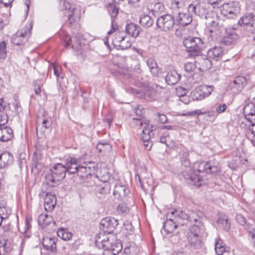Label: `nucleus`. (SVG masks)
<instances>
[{
	"mask_svg": "<svg viewBox=\"0 0 255 255\" xmlns=\"http://www.w3.org/2000/svg\"><path fill=\"white\" fill-rule=\"evenodd\" d=\"M244 114L246 119L249 122H251V119L249 116H255V102L249 103L244 108Z\"/></svg>",
	"mask_w": 255,
	"mask_h": 255,
	"instance_id": "nucleus-29",
	"label": "nucleus"
},
{
	"mask_svg": "<svg viewBox=\"0 0 255 255\" xmlns=\"http://www.w3.org/2000/svg\"><path fill=\"white\" fill-rule=\"evenodd\" d=\"M111 146L108 143H99L97 145V149L99 150V152H105L106 150L110 149Z\"/></svg>",
	"mask_w": 255,
	"mask_h": 255,
	"instance_id": "nucleus-52",
	"label": "nucleus"
},
{
	"mask_svg": "<svg viewBox=\"0 0 255 255\" xmlns=\"http://www.w3.org/2000/svg\"><path fill=\"white\" fill-rule=\"evenodd\" d=\"M131 45V42L129 41L128 37H124L123 39H122L121 43L117 48V49H122L125 50L129 48Z\"/></svg>",
	"mask_w": 255,
	"mask_h": 255,
	"instance_id": "nucleus-45",
	"label": "nucleus"
},
{
	"mask_svg": "<svg viewBox=\"0 0 255 255\" xmlns=\"http://www.w3.org/2000/svg\"><path fill=\"white\" fill-rule=\"evenodd\" d=\"M129 189L125 185L118 183L115 186L114 195L119 200H124L129 194Z\"/></svg>",
	"mask_w": 255,
	"mask_h": 255,
	"instance_id": "nucleus-14",
	"label": "nucleus"
},
{
	"mask_svg": "<svg viewBox=\"0 0 255 255\" xmlns=\"http://www.w3.org/2000/svg\"><path fill=\"white\" fill-rule=\"evenodd\" d=\"M194 170L197 173L205 172L207 173L216 172V170H212L213 167L207 162H197L194 165Z\"/></svg>",
	"mask_w": 255,
	"mask_h": 255,
	"instance_id": "nucleus-19",
	"label": "nucleus"
},
{
	"mask_svg": "<svg viewBox=\"0 0 255 255\" xmlns=\"http://www.w3.org/2000/svg\"><path fill=\"white\" fill-rule=\"evenodd\" d=\"M247 84V79L244 76H238L230 83L229 88L235 93L242 91Z\"/></svg>",
	"mask_w": 255,
	"mask_h": 255,
	"instance_id": "nucleus-11",
	"label": "nucleus"
},
{
	"mask_svg": "<svg viewBox=\"0 0 255 255\" xmlns=\"http://www.w3.org/2000/svg\"><path fill=\"white\" fill-rule=\"evenodd\" d=\"M60 7L62 10H69V12L76 10L75 6L71 4L69 0H59Z\"/></svg>",
	"mask_w": 255,
	"mask_h": 255,
	"instance_id": "nucleus-42",
	"label": "nucleus"
},
{
	"mask_svg": "<svg viewBox=\"0 0 255 255\" xmlns=\"http://www.w3.org/2000/svg\"><path fill=\"white\" fill-rule=\"evenodd\" d=\"M182 175L187 182L194 183L196 186L200 187L199 183L201 180V177L195 171L194 169H187L182 172Z\"/></svg>",
	"mask_w": 255,
	"mask_h": 255,
	"instance_id": "nucleus-10",
	"label": "nucleus"
},
{
	"mask_svg": "<svg viewBox=\"0 0 255 255\" xmlns=\"http://www.w3.org/2000/svg\"><path fill=\"white\" fill-rule=\"evenodd\" d=\"M107 9L111 17L112 28L108 32V34L111 35L112 33L115 32L117 29H118L117 24H114V19L119 12V9L115 4L109 3L107 6Z\"/></svg>",
	"mask_w": 255,
	"mask_h": 255,
	"instance_id": "nucleus-15",
	"label": "nucleus"
},
{
	"mask_svg": "<svg viewBox=\"0 0 255 255\" xmlns=\"http://www.w3.org/2000/svg\"><path fill=\"white\" fill-rule=\"evenodd\" d=\"M140 30V27L134 23H131L127 25V32L133 37H137L139 35Z\"/></svg>",
	"mask_w": 255,
	"mask_h": 255,
	"instance_id": "nucleus-32",
	"label": "nucleus"
},
{
	"mask_svg": "<svg viewBox=\"0 0 255 255\" xmlns=\"http://www.w3.org/2000/svg\"><path fill=\"white\" fill-rule=\"evenodd\" d=\"M56 238L45 237L43 239L42 244L47 250H50L52 253H55L56 250Z\"/></svg>",
	"mask_w": 255,
	"mask_h": 255,
	"instance_id": "nucleus-22",
	"label": "nucleus"
},
{
	"mask_svg": "<svg viewBox=\"0 0 255 255\" xmlns=\"http://www.w3.org/2000/svg\"><path fill=\"white\" fill-rule=\"evenodd\" d=\"M188 156L189 153L185 152L182 154L181 160L182 165L184 166L185 167L188 168V169H189L190 168L191 163Z\"/></svg>",
	"mask_w": 255,
	"mask_h": 255,
	"instance_id": "nucleus-48",
	"label": "nucleus"
},
{
	"mask_svg": "<svg viewBox=\"0 0 255 255\" xmlns=\"http://www.w3.org/2000/svg\"><path fill=\"white\" fill-rule=\"evenodd\" d=\"M180 101L182 102L185 104H187L189 103V98L186 95L185 93L182 94L179 96Z\"/></svg>",
	"mask_w": 255,
	"mask_h": 255,
	"instance_id": "nucleus-64",
	"label": "nucleus"
},
{
	"mask_svg": "<svg viewBox=\"0 0 255 255\" xmlns=\"http://www.w3.org/2000/svg\"><path fill=\"white\" fill-rule=\"evenodd\" d=\"M196 62L200 65L199 69L206 71L212 67V63L211 60L208 58H201L197 59Z\"/></svg>",
	"mask_w": 255,
	"mask_h": 255,
	"instance_id": "nucleus-35",
	"label": "nucleus"
},
{
	"mask_svg": "<svg viewBox=\"0 0 255 255\" xmlns=\"http://www.w3.org/2000/svg\"><path fill=\"white\" fill-rule=\"evenodd\" d=\"M38 221L39 224L46 226L52 222V217L46 214H41L38 217Z\"/></svg>",
	"mask_w": 255,
	"mask_h": 255,
	"instance_id": "nucleus-39",
	"label": "nucleus"
},
{
	"mask_svg": "<svg viewBox=\"0 0 255 255\" xmlns=\"http://www.w3.org/2000/svg\"><path fill=\"white\" fill-rule=\"evenodd\" d=\"M188 4L186 0H171L170 8L173 13L183 12Z\"/></svg>",
	"mask_w": 255,
	"mask_h": 255,
	"instance_id": "nucleus-16",
	"label": "nucleus"
},
{
	"mask_svg": "<svg viewBox=\"0 0 255 255\" xmlns=\"http://www.w3.org/2000/svg\"><path fill=\"white\" fill-rule=\"evenodd\" d=\"M158 121L162 124H165L167 122V118L164 114H158Z\"/></svg>",
	"mask_w": 255,
	"mask_h": 255,
	"instance_id": "nucleus-63",
	"label": "nucleus"
},
{
	"mask_svg": "<svg viewBox=\"0 0 255 255\" xmlns=\"http://www.w3.org/2000/svg\"><path fill=\"white\" fill-rule=\"evenodd\" d=\"M217 223L219 227L223 228L226 231H229L230 229V223L225 215H220Z\"/></svg>",
	"mask_w": 255,
	"mask_h": 255,
	"instance_id": "nucleus-31",
	"label": "nucleus"
},
{
	"mask_svg": "<svg viewBox=\"0 0 255 255\" xmlns=\"http://www.w3.org/2000/svg\"><path fill=\"white\" fill-rule=\"evenodd\" d=\"M236 220L237 223L242 226L245 225L247 222L246 218L241 214L237 215Z\"/></svg>",
	"mask_w": 255,
	"mask_h": 255,
	"instance_id": "nucleus-57",
	"label": "nucleus"
},
{
	"mask_svg": "<svg viewBox=\"0 0 255 255\" xmlns=\"http://www.w3.org/2000/svg\"><path fill=\"white\" fill-rule=\"evenodd\" d=\"M5 106L2 104V101H0V127L4 125L8 121L6 114L4 112Z\"/></svg>",
	"mask_w": 255,
	"mask_h": 255,
	"instance_id": "nucleus-41",
	"label": "nucleus"
},
{
	"mask_svg": "<svg viewBox=\"0 0 255 255\" xmlns=\"http://www.w3.org/2000/svg\"><path fill=\"white\" fill-rule=\"evenodd\" d=\"M145 126L144 127L142 130L141 136L142 141H146L150 140L151 137L153 136V129L152 127L149 128V125H147L146 123H144Z\"/></svg>",
	"mask_w": 255,
	"mask_h": 255,
	"instance_id": "nucleus-34",
	"label": "nucleus"
},
{
	"mask_svg": "<svg viewBox=\"0 0 255 255\" xmlns=\"http://www.w3.org/2000/svg\"><path fill=\"white\" fill-rule=\"evenodd\" d=\"M238 24L250 26L255 30V16L253 13H247L245 14L238 21Z\"/></svg>",
	"mask_w": 255,
	"mask_h": 255,
	"instance_id": "nucleus-18",
	"label": "nucleus"
},
{
	"mask_svg": "<svg viewBox=\"0 0 255 255\" xmlns=\"http://www.w3.org/2000/svg\"><path fill=\"white\" fill-rule=\"evenodd\" d=\"M183 44L189 52H192L197 56L201 53L205 48L204 41L197 37L189 36L184 38Z\"/></svg>",
	"mask_w": 255,
	"mask_h": 255,
	"instance_id": "nucleus-2",
	"label": "nucleus"
},
{
	"mask_svg": "<svg viewBox=\"0 0 255 255\" xmlns=\"http://www.w3.org/2000/svg\"><path fill=\"white\" fill-rule=\"evenodd\" d=\"M67 171L64 165L62 163L55 164L50 169V173L47 174L45 177V181L43 183V189L45 186L49 187H55L59 184L65 177Z\"/></svg>",
	"mask_w": 255,
	"mask_h": 255,
	"instance_id": "nucleus-1",
	"label": "nucleus"
},
{
	"mask_svg": "<svg viewBox=\"0 0 255 255\" xmlns=\"http://www.w3.org/2000/svg\"><path fill=\"white\" fill-rule=\"evenodd\" d=\"M146 63L152 75L154 77H158L159 74V68L157 65L156 60L152 58H150L146 60Z\"/></svg>",
	"mask_w": 255,
	"mask_h": 255,
	"instance_id": "nucleus-28",
	"label": "nucleus"
},
{
	"mask_svg": "<svg viewBox=\"0 0 255 255\" xmlns=\"http://www.w3.org/2000/svg\"><path fill=\"white\" fill-rule=\"evenodd\" d=\"M174 24V18L169 14L161 15L156 20L157 27L165 31L171 30Z\"/></svg>",
	"mask_w": 255,
	"mask_h": 255,
	"instance_id": "nucleus-6",
	"label": "nucleus"
},
{
	"mask_svg": "<svg viewBox=\"0 0 255 255\" xmlns=\"http://www.w3.org/2000/svg\"><path fill=\"white\" fill-rule=\"evenodd\" d=\"M87 176L94 174L97 170L96 164L94 162H90L86 163Z\"/></svg>",
	"mask_w": 255,
	"mask_h": 255,
	"instance_id": "nucleus-47",
	"label": "nucleus"
},
{
	"mask_svg": "<svg viewBox=\"0 0 255 255\" xmlns=\"http://www.w3.org/2000/svg\"><path fill=\"white\" fill-rule=\"evenodd\" d=\"M209 4L212 5L214 8H218L222 6H227L223 0H207Z\"/></svg>",
	"mask_w": 255,
	"mask_h": 255,
	"instance_id": "nucleus-46",
	"label": "nucleus"
},
{
	"mask_svg": "<svg viewBox=\"0 0 255 255\" xmlns=\"http://www.w3.org/2000/svg\"><path fill=\"white\" fill-rule=\"evenodd\" d=\"M204 223L193 224L189 229L187 234L194 236H201V232L204 231Z\"/></svg>",
	"mask_w": 255,
	"mask_h": 255,
	"instance_id": "nucleus-30",
	"label": "nucleus"
},
{
	"mask_svg": "<svg viewBox=\"0 0 255 255\" xmlns=\"http://www.w3.org/2000/svg\"><path fill=\"white\" fill-rule=\"evenodd\" d=\"M122 249L123 246L121 243L119 241H115L112 245L109 255H116L122 251Z\"/></svg>",
	"mask_w": 255,
	"mask_h": 255,
	"instance_id": "nucleus-40",
	"label": "nucleus"
},
{
	"mask_svg": "<svg viewBox=\"0 0 255 255\" xmlns=\"http://www.w3.org/2000/svg\"><path fill=\"white\" fill-rule=\"evenodd\" d=\"M196 65L192 62L186 63L184 65V69L186 72L189 73L190 75H193L194 70L195 69Z\"/></svg>",
	"mask_w": 255,
	"mask_h": 255,
	"instance_id": "nucleus-49",
	"label": "nucleus"
},
{
	"mask_svg": "<svg viewBox=\"0 0 255 255\" xmlns=\"http://www.w3.org/2000/svg\"><path fill=\"white\" fill-rule=\"evenodd\" d=\"M215 250L217 255H222L225 251V244L220 238L215 240Z\"/></svg>",
	"mask_w": 255,
	"mask_h": 255,
	"instance_id": "nucleus-38",
	"label": "nucleus"
},
{
	"mask_svg": "<svg viewBox=\"0 0 255 255\" xmlns=\"http://www.w3.org/2000/svg\"><path fill=\"white\" fill-rule=\"evenodd\" d=\"M33 85L35 94L37 95H40L41 92L40 84L38 83L37 81H35L33 82Z\"/></svg>",
	"mask_w": 255,
	"mask_h": 255,
	"instance_id": "nucleus-62",
	"label": "nucleus"
},
{
	"mask_svg": "<svg viewBox=\"0 0 255 255\" xmlns=\"http://www.w3.org/2000/svg\"><path fill=\"white\" fill-rule=\"evenodd\" d=\"M244 226L245 229L248 231L250 237L252 236V234L255 233V228L253 227L252 224L246 222Z\"/></svg>",
	"mask_w": 255,
	"mask_h": 255,
	"instance_id": "nucleus-56",
	"label": "nucleus"
},
{
	"mask_svg": "<svg viewBox=\"0 0 255 255\" xmlns=\"http://www.w3.org/2000/svg\"><path fill=\"white\" fill-rule=\"evenodd\" d=\"M47 186L42 189L43 192L46 193L45 198L44 199V208L47 211H51L53 210L56 204V197L54 195L47 192Z\"/></svg>",
	"mask_w": 255,
	"mask_h": 255,
	"instance_id": "nucleus-12",
	"label": "nucleus"
},
{
	"mask_svg": "<svg viewBox=\"0 0 255 255\" xmlns=\"http://www.w3.org/2000/svg\"><path fill=\"white\" fill-rule=\"evenodd\" d=\"M179 225L171 218L168 217L167 214V220L163 224V229L167 234L173 233L175 230Z\"/></svg>",
	"mask_w": 255,
	"mask_h": 255,
	"instance_id": "nucleus-25",
	"label": "nucleus"
},
{
	"mask_svg": "<svg viewBox=\"0 0 255 255\" xmlns=\"http://www.w3.org/2000/svg\"><path fill=\"white\" fill-rule=\"evenodd\" d=\"M180 75L175 70L168 72L165 77V81L168 85H175L180 79Z\"/></svg>",
	"mask_w": 255,
	"mask_h": 255,
	"instance_id": "nucleus-27",
	"label": "nucleus"
},
{
	"mask_svg": "<svg viewBox=\"0 0 255 255\" xmlns=\"http://www.w3.org/2000/svg\"><path fill=\"white\" fill-rule=\"evenodd\" d=\"M188 11L189 13L199 16L202 19L207 18L208 14L211 12L209 11L206 4L203 2H196L189 4Z\"/></svg>",
	"mask_w": 255,
	"mask_h": 255,
	"instance_id": "nucleus-4",
	"label": "nucleus"
},
{
	"mask_svg": "<svg viewBox=\"0 0 255 255\" xmlns=\"http://www.w3.org/2000/svg\"><path fill=\"white\" fill-rule=\"evenodd\" d=\"M57 235L59 237L61 238L64 241H68L71 240L73 236V235L71 233L66 231L62 228L58 230Z\"/></svg>",
	"mask_w": 255,
	"mask_h": 255,
	"instance_id": "nucleus-43",
	"label": "nucleus"
},
{
	"mask_svg": "<svg viewBox=\"0 0 255 255\" xmlns=\"http://www.w3.org/2000/svg\"><path fill=\"white\" fill-rule=\"evenodd\" d=\"M187 241L189 246L193 250L201 247V236H194L187 234Z\"/></svg>",
	"mask_w": 255,
	"mask_h": 255,
	"instance_id": "nucleus-20",
	"label": "nucleus"
},
{
	"mask_svg": "<svg viewBox=\"0 0 255 255\" xmlns=\"http://www.w3.org/2000/svg\"><path fill=\"white\" fill-rule=\"evenodd\" d=\"M9 214V210L7 209L4 205H0V215L2 218L6 219L8 217Z\"/></svg>",
	"mask_w": 255,
	"mask_h": 255,
	"instance_id": "nucleus-53",
	"label": "nucleus"
},
{
	"mask_svg": "<svg viewBox=\"0 0 255 255\" xmlns=\"http://www.w3.org/2000/svg\"><path fill=\"white\" fill-rule=\"evenodd\" d=\"M209 58L216 61L220 60L224 54V51L221 47H214L210 49L207 52Z\"/></svg>",
	"mask_w": 255,
	"mask_h": 255,
	"instance_id": "nucleus-24",
	"label": "nucleus"
},
{
	"mask_svg": "<svg viewBox=\"0 0 255 255\" xmlns=\"http://www.w3.org/2000/svg\"><path fill=\"white\" fill-rule=\"evenodd\" d=\"M124 37L123 33L121 32H116L112 38V44L113 46L117 48Z\"/></svg>",
	"mask_w": 255,
	"mask_h": 255,
	"instance_id": "nucleus-44",
	"label": "nucleus"
},
{
	"mask_svg": "<svg viewBox=\"0 0 255 255\" xmlns=\"http://www.w3.org/2000/svg\"><path fill=\"white\" fill-rule=\"evenodd\" d=\"M30 228V223L29 220L27 218H26L25 222L24 227L23 228H22L21 229H19V230L21 232V233L24 234Z\"/></svg>",
	"mask_w": 255,
	"mask_h": 255,
	"instance_id": "nucleus-58",
	"label": "nucleus"
},
{
	"mask_svg": "<svg viewBox=\"0 0 255 255\" xmlns=\"http://www.w3.org/2000/svg\"><path fill=\"white\" fill-rule=\"evenodd\" d=\"M6 45L5 41L0 43V59H4L6 56Z\"/></svg>",
	"mask_w": 255,
	"mask_h": 255,
	"instance_id": "nucleus-50",
	"label": "nucleus"
},
{
	"mask_svg": "<svg viewBox=\"0 0 255 255\" xmlns=\"http://www.w3.org/2000/svg\"><path fill=\"white\" fill-rule=\"evenodd\" d=\"M250 122L252 123V126L249 127L247 134L249 138H250L252 135L253 137V135H255V123H253L252 120H251V122Z\"/></svg>",
	"mask_w": 255,
	"mask_h": 255,
	"instance_id": "nucleus-54",
	"label": "nucleus"
},
{
	"mask_svg": "<svg viewBox=\"0 0 255 255\" xmlns=\"http://www.w3.org/2000/svg\"><path fill=\"white\" fill-rule=\"evenodd\" d=\"M87 168H86V163H85L84 165H79L78 167V172L76 173H78V175L81 177H87Z\"/></svg>",
	"mask_w": 255,
	"mask_h": 255,
	"instance_id": "nucleus-51",
	"label": "nucleus"
},
{
	"mask_svg": "<svg viewBox=\"0 0 255 255\" xmlns=\"http://www.w3.org/2000/svg\"><path fill=\"white\" fill-rule=\"evenodd\" d=\"M154 21L150 16L146 14L142 15L139 19V23L142 26L148 28L153 24Z\"/></svg>",
	"mask_w": 255,
	"mask_h": 255,
	"instance_id": "nucleus-36",
	"label": "nucleus"
},
{
	"mask_svg": "<svg viewBox=\"0 0 255 255\" xmlns=\"http://www.w3.org/2000/svg\"><path fill=\"white\" fill-rule=\"evenodd\" d=\"M227 109V106L225 104L220 105L216 108V112L219 113H222L224 112Z\"/></svg>",
	"mask_w": 255,
	"mask_h": 255,
	"instance_id": "nucleus-61",
	"label": "nucleus"
},
{
	"mask_svg": "<svg viewBox=\"0 0 255 255\" xmlns=\"http://www.w3.org/2000/svg\"><path fill=\"white\" fill-rule=\"evenodd\" d=\"M76 10H73L72 11L69 12L70 14L68 15V21L70 25L73 24L75 21V11Z\"/></svg>",
	"mask_w": 255,
	"mask_h": 255,
	"instance_id": "nucleus-59",
	"label": "nucleus"
},
{
	"mask_svg": "<svg viewBox=\"0 0 255 255\" xmlns=\"http://www.w3.org/2000/svg\"><path fill=\"white\" fill-rule=\"evenodd\" d=\"M118 210L122 213H126L128 211V209L126 204L122 203L119 205Z\"/></svg>",
	"mask_w": 255,
	"mask_h": 255,
	"instance_id": "nucleus-60",
	"label": "nucleus"
},
{
	"mask_svg": "<svg viewBox=\"0 0 255 255\" xmlns=\"http://www.w3.org/2000/svg\"><path fill=\"white\" fill-rule=\"evenodd\" d=\"M79 164L76 158L68 157L65 160L64 166L68 173L75 174L78 172Z\"/></svg>",
	"mask_w": 255,
	"mask_h": 255,
	"instance_id": "nucleus-13",
	"label": "nucleus"
},
{
	"mask_svg": "<svg viewBox=\"0 0 255 255\" xmlns=\"http://www.w3.org/2000/svg\"><path fill=\"white\" fill-rule=\"evenodd\" d=\"M167 214L168 217H171L179 226H183L189 219L188 214L178 209H174Z\"/></svg>",
	"mask_w": 255,
	"mask_h": 255,
	"instance_id": "nucleus-9",
	"label": "nucleus"
},
{
	"mask_svg": "<svg viewBox=\"0 0 255 255\" xmlns=\"http://www.w3.org/2000/svg\"><path fill=\"white\" fill-rule=\"evenodd\" d=\"M13 156L8 152H4L0 154V168H4L12 163Z\"/></svg>",
	"mask_w": 255,
	"mask_h": 255,
	"instance_id": "nucleus-23",
	"label": "nucleus"
},
{
	"mask_svg": "<svg viewBox=\"0 0 255 255\" xmlns=\"http://www.w3.org/2000/svg\"><path fill=\"white\" fill-rule=\"evenodd\" d=\"M13 137L12 130L11 128L4 127L0 128V140L6 142L9 140Z\"/></svg>",
	"mask_w": 255,
	"mask_h": 255,
	"instance_id": "nucleus-26",
	"label": "nucleus"
},
{
	"mask_svg": "<svg viewBox=\"0 0 255 255\" xmlns=\"http://www.w3.org/2000/svg\"><path fill=\"white\" fill-rule=\"evenodd\" d=\"M205 19L206 20L205 22L206 24L211 27L210 29L211 32H213L218 28L219 19L216 13L213 11L210 12L207 16V18H205Z\"/></svg>",
	"mask_w": 255,
	"mask_h": 255,
	"instance_id": "nucleus-17",
	"label": "nucleus"
},
{
	"mask_svg": "<svg viewBox=\"0 0 255 255\" xmlns=\"http://www.w3.org/2000/svg\"><path fill=\"white\" fill-rule=\"evenodd\" d=\"M95 245L99 248L104 249V255H109L114 242H111L109 237L104 233H100L95 238Z\"/></svg>",
	"mask_w": 255,
	"mask_h": 255,
	"instance_id": "nucleus-3",
	"label": "nucleus"
},
{
	"mask_svg": "<svg viewBox=\"0 0 255 255\" xmlns=\"http://www.w3.org/2000/svg\"><path fill=\"white\" fill-rule=\"evenodd\" d=\"M213 86L201 85L191 93L193 100H202L208 97L213 91Z\"/></svg>",
	"mask_w": 255,
	"mask_h": 255,
	"instance_id": "nucleus-5",
	"label": "nucleus"
},
{
	"mask_svg": "<svg viewBox=\"0 0 255 255\" xmlns=\"http://www.w3.org/2000/svg\"><path fill=\"white\" fill-rule=\"evenodd\" d=\"M32 25L31 24L26 25L25 27L18 31L16 35L12 38V42L16 45H23L27 41V38L31 34Z\"/></svg>",
	"mask_w": 255,
	"mask_h": 255,
	"instance_id": "nucleus-7",
	"label": "nucleus"
},
{
	"mask_svg": "<svg viewBox=\"0 0 255 255\" xmlns=\"http://www.w3.org/2000/svg\"><path fill=\"white\" fill-rule=\"evenodd\" d=\"M118 225V220L113 217H106L103 219L100 224V228L103 233L111 234Z\"/></svg>",
	"mask_w": 255,
	"mask_h": 255,
	"instance_id": "nucleus-8",
	"label": "nucleus"
},
{
	"mask_svg": "<svg viewBox=\"0 0 255 255\" xmlns=\"http://www.w3.org/2000/svg\"><path fill=\"white\" fill-rule=\"evenodd\" d=\"M189 221L193 224L203 223L202 222L203 213L200 211H192L191 214H188Z\"/></svg>",
	"mask_w": 255,
	"mask_h": 255,
	"instance_id": "nucleus-33",
	"label": "nucleus"
},
{
	"mask_svg": "<svg viewBox=\"0 0 255 255\" xmlns=\"http://www.w3.org/2000/svg\"><path fill=\"white\" fill-rule=\"evenodd\" d=\"M238 38V35L235 32L228 34L227 36H225L221 41V44L225 45H229L231 44L235 40Z\"/></svg>",
	"mask_w": 255,
	"mask_h": 255,
	"instance_id": "nucleus-37",
	"label": "nucleus"
},
{
	"mask_svg": "<svg viewBox=\"0 0 255 255\" xmlns=\"http://www.w3.org/2000/svg\"><path fill=\"white\" fill-rule=\"evenodd\" d=\"M143 124V123L140 119L133 118L131 122V125L137 128H140Z\"/></svg>",
	"mask_w": 255,
	"mask_h": 255,
	"instance_id": "nucleus-55",
	"label": "nucleus"
},
{
	"mask_svg": "<svg viewBox=\"0 0 255 255\" xmlns=\"http://www.w3.org/2000/svg\"><path fill=\"white\" fill-rule=\"evenodd\" d=\"M178 16L176 21L179 25L181 26H186L189 24L192 20V17L191 15V13H185L181 12L177 13Z\"/></svg>",
	"mask_w": 255,
	"mask_h": 255,
	"instance_id": "nucleus-21",
	"label": "nucleus"
}]
</instances>
